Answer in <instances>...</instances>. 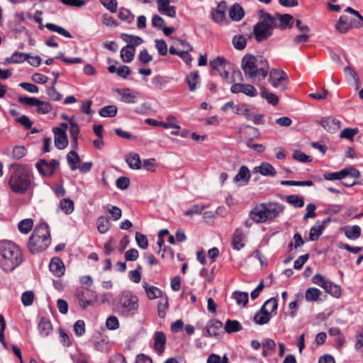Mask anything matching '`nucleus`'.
<instances>
[{"label": "nucleus", "mask_w": 363, "mask_h": 363, "mask_svg": "<svg viewBox=\"0 0 363 363\" xmlns=\"http://www.w3.org/2000/svg\"><path fill=\"white\" fill-rule=\"evenodd\" d=\"M241 67L246 77L259 81L266 78L269 69V63L265 58L249 54L243 57Z\"/></svg>", "instance_id": "f03ea898"}, {"label": "nucleus", "mask_w": 363, "mask_h": 363, "mask_svg": "<svg viewBox=\"0 0 363 363\" xmlns=\"http://www.w3.org/2000/svg\"><path fill=\"white\" fill-rule=\"evenodd\" d=\"M318 123L330 133H336L340 128V121L333 116L323 117Z\"/></svg>", "instance_id": "ddd939ff"}, {"label": "nucleus", "mask_w": 363, "mask_h": 363, "mask_svg": "<svg viewBox=\"0 0 363 363\" xmlns=\"http://www.w3.org/2000/svg\"><path fill=\"white\" fill-rule=\"evenodd\" d=\"M258 16L259 21L253 26L252 31V35L257 43L265 41L272 36L275 28L283 30L293 26V16L288 13H276L272 16L259 9Z\"/></svg>", "instance_id": "f257e3e1"}, {"label": "nucleus", "mask_w": 363, "mask_h": 363, "mask_svg": "<svg viewBox=\"0 0 363 363\" xmlns=\"http://www.w3.org/2000/svg\"><path fill=\"white\" fill-rule=\"evenodd\" d=\"M242 329L241 324L238 320H227L225 325V330L228 333L240 331Z\"/></svg>", "instance_id": "4c0bfd02"}, {"label": "nucleus", "mask_w": 363, "mask_h": 363, "mask_svg": "<svg viewBox=\"0 0 363 363\" xmlns=\"http://www.w3.org/2000/svg\"><path fill=\"white\" fill-rule=\"evenodd\" d=\"M19 103L31 106H37L40 103V99L34 97L21 96L18 98Z\"/></svg>", "instance_id": "bf43d9fd"}, {"label": "nucleus", "mask_w": 363, "mask_h": 363, "mask_svg": "<svg viewBox=\"0 0 363 363\" xmlns=\"http://www.w3.org/2000/svg\"><path fill=\"white\" fill-rule=\"evenodd\" d=\"M254 173L259 172L263 176H275L277 172L274 167L268 162H262L260 166L253 169Z\"/></svg>", "instance_id": "b1692460"}, {"label": "nucleus", "mask_w": 363, "mask_h": 363, "mask_svg": "<svg viewBox=\"0 0 363 363\" xmlns=\"http://www.w3.org/2000/svg\"><path fill=\"white\" fill-rule=\"evenodd\" d=\"M69 134L72 138H78L79 134V128L77 122L74 118H70L69 121Z\"/></svg>", "instance_id": "864d4df0"}, {"label": "nucleus", "mask_w": 363, "mask_h": 363, "mask_svg": "<svg viewBox=\"0 0 363 363\" xmlns=\"http://www.w3.org/2000/svg\"><path fill=\"white\" fill-rule=\"evenodd\" d=\"M37 112L40 114L48 113L52 110V106L50 103L40 100V103L37 106Z\"/></svg>", "instance_id": "052dcab7"}, {"label": "nucleus", "mask_w": 363, "mask_h": 363, "mask_svg": "<svg viewBox=\"0 0 363 363\" xmlns=\"http://www.w3.org/2000/svg\"><path fill=\"white\" fill-rule=\"evenodd\" d=\"M342 230L345 236L350 240H357L361 235V228L358 225L345 226Z\"/></svg>", "instance_id": "a878e982"}, {"label": "nucleus", "mask_w": 363, "mask_h": 363, "mask_svg": "<svg viewBox=\"0 0 363 363\" xmlns=\"http://www.w3.org/2000/svg\"><path fill=\"white\" fill-rule=\"evenodd\" d=\"M245 235L240 228H236L233 234L231 244L235 250H239L245 246Z\"/></svg>", "instance_id": "412c9836"}, {"label": "nucleus", "mask_w": 363, "mask_h": 363, "mask_svg": "<svg viewBox=\"0 0 363 363\" xmlns=\"http://www.w3.org/2000/svg\"><path fill=\"white\" fill-rule=\"evenodd\" d=\"M260 95L262 98L265 99L269 104L274 106L277 105L279 102V98L273 93L269 92L267 89L264 86L260 88Z\"/></svg>", "instance_id": "473e14b6"}, {"label": "nucleus", "mask_w": 363, "mask_h": 363, "mask_svg": "<svg viewBox=\"0 0 363 363\" xmlns=\"http://www.w3.org/2000/svg\"><path fill=\"white\" fill-rule=\"evenodd\" d=\"M138 307V297L130 292L123 293L118 299V309L123 316L135 315Z\"/></svg>", "instance_id": "423d86ee"}, {"label": "nucleus", "mask_w": 363, "mask_h": 363, "mask_svg": "<svg viewBox=\"0 0 363 363\" xmlns=\"http://www.w3.org/2000/svg\"><path fill=\"white\" fill-rule=\"evenodd\" d=\"M325 228L323 224H320V221L318 220L315 225L313 226L309 233V239L312 241L317 240L323 233Z\"/></svg>", "instance_id": "7c9ffc66"}, {"label": "nucleus", "mask_w": 363, "mask_h": 363, "mask_svg": "<svg viewBox=\"0 0 363 363\" xmlns=\"http://www.w3.org/2000/svg\"><path fill=\"white\" fill-rule=\"evenodd\" d=\"M232 298L235 300L238 305L245 306L248 303V293L235 291L232 294Z\"/></svg>", "instance_id": "e433bc0d"}, {"label": "nucleus", "mask_w": 363, "mask_h": 363, "mask_svg": "<svg viewBox=\"0 0 363 363\" xmlns=\"http://www.w3.org/2000/svg\"><path fill=\"white\" fill-rule=\"evenodd\" d=\"M292 157L294 160L303 163H308L312 161V159L309 155H307L306 154L298 150H296L293 152Z\"/></svg>", "instance_id": "09e8293b"}, {"label": "nucleus", "mask_w": 363, "mask_h": 363, "mask_svg": "<svg viewBox=\"0 0 363 363\" xmlns=\"http://www.w3.org/2000/svg\"><path fill=\"white\" fill-rule=\"evenodd\" d=\"M60 166V162L57 160L53 159L50 162H47L45 160H40L35 164V167L38 172L45 177H50L54 174L55 169Z\"/></svg>", "instance_id": "9d476101"}, {"label": "nucleus", "mask_w": 363, "mask_h": 363, "mask_svg": "<svg viewBox=\"0 0 363 363\" xmlns=\"http://www.w3.org/2000/svg\"><path fill=\"white\" fill-rule=\"evenodd\" d=\"M135 240L137 242L138 245L142 249H147L148 247V240L146 235L136 232L135 233Z\"/></svg>", "instance_id": "6e6d98bb"}, {"label": "nucleus", "mask_w": 363, "mask_h": 363, "mask_svg": "<svg viewBox=\"0 0 363 363\" xmlns=\"http://www.w3.org/2000/svg\"><path fill=\"white\" fill-rule=\"evenodd\" d=\"M155 47L158 51V53L164 56L167 53V45L166 42L164 40H155Z\"/></svg>", "instance_id": "680f3d73"}, {"label": "nucleus", "mask_w": 363, "mask_h": 363, "mask_svg": "<svg viewBox=\"0 0 363 363\" xmlns=\"http://www.w3.org/2000/svg\"><path fill=\"white\" fill-rule=\"evenodd\" d=\"M38 330L42 336H48L52 331V325L51 322L45 318H41L38 324Z\"/></svg>", "instance_id": "cd10ccee"}, {"label": "nucleus", "mask_w": 363, "mask_h": 363, "mask_svg": "<svg viewBox=\"0 0 363 363\" xmlns=\"http://www.w3.org/2000/svg\"><path fill=\"white\" fill-rule=\"evenodd\" d=\"M359 132V129L357 128H347L343 129L340 135L341 138H346L350 140H353L354 136L357 134Z\"/></svg>", "instance_id": "8fccbe9b"}, {"label": "nucleus", "mask_w": 363, "mask_h": 363, "mask_svg": "<svg viewBox=\"0 0 363 363\" xmlns=\"http://www.w3.org/2000/svg\"><path fill=\"white\" fill-rule=\"evenodd\" d=\"M277 307L278 303L276 298H271L268 299L255 314L253 317L254 321L258 325L268 323L272 315L277 314Z\"/></svg>", "instance_id": "0eeeda50"}, {"label": "nucleus", "mask_w": 363, "mask_h": 363, "mask_svg": "<svg viewBox=\"0 0 363 363\" xmlns=\"http://www.w3.org/2000/svg\"><path fill=\"white\" fill-rule=\"evenodd\" d=\"M91 294V291L88 289H82L77 291L76 296L82 308L85 309L91 304V301L89 300Z\"/></svg>", "instance_id": "6ab92c4d"}, {"label": "nucleus", "mask_w": 363, "mask_h": 363, "mask_svg": "<svg viewBox=\"0 0 363 363\" xmlns=\"http://www.w3.org/2000/svg\"><path fill=\"white\" fill-rule=\"evenodd\" d=\"M321 294V291L318 289L311 287L306 291L305 298L306 300L309 302L317 301L320 299Z\"/></svg>", "instance_id": "f704fd0d"}, {"label": "nucleus", "mask_w": 363, "mask_h": 363, "mask_svg": "<svg viewBox=\"0 0 363 363\" xmlns=\"http://www.w3.org/2000/svg\"><path fill=\"white\" fill-rule=\"evenodd\" d=\"M59 207L66 214H70L74 211V201L69 199H63L60 201Z\"/></svg>", "instance_id": "ea45409f"}, {"label": "nucleus", "mask_w": 363, "mask_h": 363, "mask_svg": "<svg viewBox=\"0 0 363 363\" xmlns=\"http://www.w3.org/2000/svg\"><path fill=\"white\" fill-rule=\"evenodd\" d=\"M227 9V4L225 1H220L216 9H213L211 13L213 20L216 23L222 22L225 17V12Z\"/></svg>", "instance_id": "a211bd4d"}, {"label": "nucleus", "mask_w": 363, "mask_h": 363, "mask_svg": "<svg viewBox=\"0 0 363 363\" xmlns=\"http://www.w3.org/2000/svg\"><path fill=\"white\" fill-rule=\"evenodd\" d=\"M362 26V23L359 21L351 18L347 16H342L340 17L335 28L341 33H345L351 28H359Z\"/></svg>", "instance_id": "f8f14e48"}, {"label": "nucleus", "mask_w": 363, "mask_h": 363, "mask_svg": "<svg viewBox=\"0 0 363 363\" xmlns=\"http://www.w3.org/2000/svg\"><path fill=\"white\" fill-rule=\"evenodd\" d=\"M118 108L114 105H109L101 108L99 114L102 117H113L117 114Z\"/></svg>", "instance_id": "49530a36"}, {"label": "nucleus", "mask_w": 363, "mask_h": 363, "mask_svg": "<svg viewBox=\"0 0 363 363\" xmlns=\"http://www.w3.org/2000/svg\"><path fill=\"white\" fill-rule=\"evenodd\" d=\"M199 73L197 72H192L186 77V82L188 84L189 90L191 91H195L196 84L199 82Z\"/></svg>", "instance_id": "79ce46f5"}, {"label": "nucleus", "mask_w": 363, "mask_h": 363, "mask_svg": "<svg viewBox=\"0 0 363 363\" xmlns=\"http://www.w3.org/2000/svg\"><path fill=\"white\" fill-rule=\"evenodd\" d=\"M74 330L77 336H82L85 333V323L82 320H78L74 325Z\"/></svg>", "instance_id": "338daca9"}, {"label": "nucleus", "mask_w": 363, "mask_h": 363, "mask_svg": "<svg viewBox=\"0 0 363 363\" xmlns=\"http://www.w3.org/2000/svg\"><path fill=\"white\" fill-rule=\"evenodd\" d=\"M0 255L2 257L1 264L5 272H11L23 262V255L20 247L9 240L0 242Z\"/></svg>", "instance_id": "7ed1b4c3"}, {"label": "nucleus", "mask_w": 363, "mask_h": 363, "mask_svg": "<svg viewBox=\"0 0 363 363\" xmlns=\"http://www.w3.org/2000/svg\"><path fill=\"white\" fill-rule=\"evenodd\" d=\"M143 288L150 299H155L159 297L162 294L160 289L153 286H149L146 282L143 284Z\"/></svg>", "instance_id": "a19ab883"}, {"label": "nucleus", "mask_w": 363, "mask_h": 363, "mask_svg": "<svg viewBox=\"0 0 363 363\" xmlns=\"http://www.w3.org/2000/svg\"><path fill=\"white\" fill-rule=\"evenodd\" d=\"M135 55V48L130 46H125L121 50V57L124 62H130L133 61Z\"/></svg>", "instance_id": "72a5a7b5"}, {"label": "nucleus", "mask_w": 363, "mask_h": 363, "mask_svg": "<svg viewBox=\"0 0 363 363\" xmlns=\"http://www.w3.org/2000/svg\"><path fill=\"white\" fill-rule=\"evenodd\" d=\"M166 344V336L160 331H157L154 334V347L159 353L162 354L164 351V345Z\"/></svg>", "instance_id": "4be33fe9"}, {"label": "nucleus", "mask_w": 363, "mask_h": 363, "mask_svg": "<svg viewBox=\"0 0 363 363\" xmlns=\"http://www.w3.org/2000/svg\"><path fill=\"white\" fill-rule=\"evenodd\" d=\"M34 293L33 291H26L22 294L21 301L23 306H29L33 303Z\"/></svg>", "instance_id": "603ef678"}, {"label": "nucleus", "mask_w": 363, "mask_h": 363, "mask_svg": "<svg viewBox=\"0 0 363 363\" xmlns=\"http://www.w3.org/2000/svg\"><path fill=\"white\" fill-rule=\"evenodd\" d=\"M209 64L212 69L211 74H215L216 72L219 71L220 69L223 68L224 66H226L227 62L224 57H217L213 60H211Z\"/></svg>", "instance_id": "c9c22d12"}, {"label": "nucleus", "mask_w": 363, "mask_h": 363, "mask_svg": "<svg viewBox=\"0 0 363 363\" xmlns=\"http://www.w3.org/2000/svg\"><path fill=\"white\" fill-rule=\"evenodd\" d=\"M264 208L267 221H271L277 218L284 210L285 207L277 202L262 203Z\"/></svg>", "instance_id": "9b49d317"}, {"label": "nucleus", "mask_w": 363, "mask_h": 363, "mask_svg": "<svg viewBox=\"0 0 363 363\" xmlns=\"http://www.w3.org/2000/svg\"><path fill=\"white\" fill-rule=\"evenodd\" d=\"M244 10L238 4H233L229 9V16L233 21H239L244 17Z\"/></svg>", "instance_id": "393cba45"}, {"label": "nucleus", "mask_w": 363, "mask_h": 363, "mask_svg": "<svg viewBox=\"0 0 363 363\" xmlns=\"http://www.w3.org/2000/svg\"><path fill=\"white\" fill-rule=\"evenodd\" d=\"M45 27L51 30V31H53V32H56L66 38H72V35H71V33L67 31V30H65V28H63L62 27H60L57 25H55V24H53V23H48L46 25H45Z\"/></svg>", "instance_id": "c03bdc74"}, {"label": "nucleus", "mask_w": 363, "mask_h": 363, "mask_svg": "<svg viewBox=\"0 0 363 363\" xmlns=\"http://www.w3.org/2000/svg\"><path fill=\"white\" fill-rule=\"evenodd\" d=\"M118 16L121 20L127 22L128 23H131L134 20V15L126 9H121Z\"/></svg>", "instance_id": "5fc2aeb1"}, {"label": "nucleus", "mask_w": 363, "mask_h": 363, "mask_svg": "<svg viewBox=\"0 0 363 363\" xmlns=\"http://www.w3.org/2000/svg\"><path fill=\"white\" fill-rule=\"evenodd\" d=\"M286 201L295 208H301L304 205L303 198L298 195H289Z\"/></svg>", "instance_id": "a18cd8bd"}, {"label": "nucleus", "mask_w": 363, "mask_h": 363, "mask_svg": "<svg viewBox=\"0 0 363 363\" xmlns=\"http://www.w3.org/2000/svg\"><path fill=\"white\" fill-rule=\"evenodd\" d=\"M50 271L57 277H60L65 273V266L62 261L58 257H54L50 263Z\"/></svg>", "instance_id": "aec40b11"}, {"label": "nucleus", "mask_w": 363, "mask_h": 363, "mask_svg": "<svg viewBox=\"0 0 363 363\" xmlns=\"http://www.w3.org/2000/svg\"><path fill=\"white\" fill-rule=\"evenodd\" d=\"M55 134V145L59 150L65 149L68 145V139L66 133L59 128H53Z\"/></svg>", "instance_id": "f3484780"}, {"label": "nucleus", "mask_w": 363, "mask_h": 363, "mask_svg": "<svg viewBox=\"0 0 363 363\" xmlns=\"http://www.w3.org/2000/svg\"><path fill=\"white\" fill-rule=\"evenodd\" d=\"M168 299L166 297L163 301L161 300L158 303L157 309H158V315L160 318H164L166 314V310L168 308Z\"/></svg>", "instance_id": "4d7b16f0"}, {"label": "nucleus", "mask_w": 363, "mask_h": 363, "mask_svg": "<svg viewBox=\"0 0 363 363\" xmlns=\"http://www.w3.org/2000/svg\"><path fill=\"white\" fill-rule=\"evenodd\" d=\"M121 38L125 42L128 43L127 46H130L133 48L143 43V39L139 36L122 33Z\"/></svg>", "instance_id": "2f4dec72"}, {"label": "nucleus", "mask_w": 363, "mask_h": 363, "mask_svg": "<svg viewBox=\"0 0 363 363\" xmlns=\"http://www.w3.org/2000/svg\"><path fill=\"white\" fill-rule=\"evenodd\" d=\"M126 162L131 169H139L141 168V161L139 155L137 153L130 154L127 157Z\"/></svg>", "instance_id": "58836bf2"}, {"label": "nucleus", "mask_w": 363, "mask_h": 363, "mask_svg": "<svg viewBox=\"0 0 363 363\" xmlns=\"http://www.w3.org/2000/svg\"><path fill=\"white\" fill-rule=\"evenodd\" d=\"M50 244V231L45 223L36 225L28 242V247L32 254L45 250Z\"/></svg>", "instance_id": "20e7f679"}, {"label": "nucleus", "mask_w": 363, "mask_h": 363, "mask_svg": "<svg viewBox=\"0 0 363 363\" xmlns=\"http://www.w3.org/2000/svg\"><path fill=\"white\" fill-rule=\"evenodd\" d=\"M106 325L109 330H116L119 327V322L117 317L112 315L106 319Z\"/></svg>", "instance_id": "774afa93"}, {"label": "nucleus", "mask_w": 363, "mask_h": 363, "mask_svg": "<svg viewBox=\"0 0 363 363\" xmlns=\"http://www.w3.org/2000/svg\"><path fill=\"white\" fill-rule=\"evenodd\" d=\"M67 160L72 170H75L79 168L81 159L75 150H71L68 152Z\"/></svg>", "instance_id": "c85d7f7f"}, {"label": "nucleus", "mask_w": 363, "mask_h": 363, "mask_svg": "<svg viewBox=\"0 0 363 363\" xmlns=\"http://www.w3.org/2000/svg\"><path fill=\"white\" fill-rule=\"evenodd\" d=\"M246 43L247 40L242 35H235L233 38V44L238 50H243L246 46Z\"/></svg>", "instance_id": "3c124183"}, {"label": "nucleus", "mask_w": 363, "mask_h": 363, "mask_svg": "<svg viewBox=\"0 0 363 363\" xmlns=\"http://www.w3.org/2000/svg\"><path fill=\"white\" fill-rule=\"evenodd\" d=\"M314 284L322 287L326 293L335 298H339L341 295V288L339 285L335 284L320 274H316L312 278Z\"/></svg>", "instance_id": "6e6552de"}, {"label": "nucleus", "mask_w": 363, "mask_h": 363, "mask_svg": "<svg viewBox=\"0 0 363 363\" xmlns=\"http://www.w3.org/2000/svg\"><path fill=\"white\" fill-rule=\"evenodd\" d=\"M287 79V74L283 70L272 69L269 72V82L273 87L279 89L281 91L286 89Z\"/></svg>", "instance_id": "1a4fd4ad"}, {"label": "nucleus", "mask_w": 363, "mask_h": 363, "mask_svg": "<svg viewBox=\"0 0 363 363\" xmlns=\"http://www.w3.org/2000/svg\"><path fill=\"white\" fill-rule=\"evenodd\" d=\"M117 93L121 96V101L127 104H134L137 101L139 96V93L137 91H133L130 89L126 88L117 89Z\"/></svg>", "instance_id": "2eb2a0df"}, {"label": "nucleus", "mask_w": 363, "mask_h": 363, "mask_svg": "<svg viewBox=\"0 0 363 363\" xmlns=\"http://www.w3.org/2000/svg\"><path fill=\"white\" fill-rule=\"evenodd\" d=\"M9 185L16 193L25 192L30 185L28 170L22 166H16L11 176Z\"/></svg>", "instance_id": "39448f33"}, {"label": "nucleus", "mask_w": 363, "mask_h": 363, "mask_svg": "<svg viewBox=\"0 0 363 363\" xmlns=\"http://www.w3.org/2000/svg\"><path fill=\"white\" fill-rule=\"evenodd\" d=\"M250 177L251 175L249 169L246 166L242 165L240 167L238 173L235 177L234 182L236 183L243 182L244 184H246L250 180Z\"/></svg>", "instance_id": "bb28decb"}, {"label": "nucleus", "mask_w": 363, "mask_h": 363, "mask_svg": "<svg viewBox=\"0 0 363 363\" xmlns=\"http://www.w3.org/2000/svg\"><path fill=\"white\" fill-rule=\"evenodd\" d=\"M107 211L111 215V218L113 220H118L122 216V211L121 208L117 206H110L108 205Z\"/></svg>", "instance_id": "0e129e2a"}, {"label": "nucleus", "mask_w": 363, "mask_h": 363, "mask_svg": "<svg viewBox=\"0 0 363 363\" xmlns=\"http://www.w3.org/2000/svg\"><path fill=\"white\" fill-rule=\"evenodd\" d=\"M223 326V323L220 320L213 319L208 322L206 325V332L208 336L216 337L219 334Z\"/></svg>", "instance_id": "5701e85b"}, {"label": "nucleus", "mask_w": 363, "mask_h": 363, "mask_svg": "<svg viewBox=\"0 0 363 363\" xmlns=\"http://www.w3.org/2000/svg\"><path fill=\"white\" fill-rule=\"evenodd\" d=\"M27 150L22 145H16L13 150V157L16 160H20L26 155Z\"/></svg>", "instance_id": "13d9d810"}, {"label": "nucleus", "mask_w": 363, "mask_h": 363, "mask_svg": "<svg viewBox=\"0 0 363 363\" xmlns=\"http://www.w3.org/2000/svg\"><path fill=\"white\" fill-rule=\"evenodd\" d=\"M97 229L100 233L104 234L108 231L111 224L109 219L105 216H99L96 220Z\"/></svg>", "instance_id": "c756f323"}, {"label": "nucleus", "mask_w": 363, "mask_h": 363, "mask_svg": "<svg viewBox=\"0 0 363 363\" xmlns=\"http://www.w3.org/2000/svg\"><path fill=\"white\" fill-rule=\"evenodd\" d=\"M230 91L233 94L243 93L245 95L251 97L256 96L257 94V89L252 85L245 84L241 83L234 84L231 86Z\"/></svg>", "instance_id": "4468645a"}, {"label": "nucleus", "mask_w": 363, "mask_h": 363, "mask_svg": "<svg viewBox=\"0 0 363 363\" xmlns=\"http://www.w3.org/2000/svg\"><path fill=\"white\" fill-rule=\"evenodd\" d=\"M250 218L257 223L267 222V217L262 203L256 206L250 213Z\"/></svg>", "instance_id": "dca6fc26"}, {"label": "nucleus", "mask_w": 363, "mask_h": 363, "mask_svg": "<svg viewBox=\"0 0 363 363\" xmlns=\"http://www.w3.org/2000/svg\"><path fill=\"white\" fill-rule=\"evenodd\" d=\"M101 4L111 13H116L117 10L116 0H101Z\"/></svg>", "instance_id": "69168bd1"}, {"label": "nucleus", "mask_w": 363, "mask_h": 363, "mask_svg": "<svg viewBox=\"0 0 363 363\" xmlns=\"http://www.w3.org/2000/svg\"><path fill=\"white\" fill-rule=\"evenodd\" d=\"M323 177L326 180H341L347 177V173L344 169H342L340 172L325 173Z\"/></svg>", "instance_id": "de8ad7c7"}, {"label": "nucleus", "mask_w": 363, "mask_h": 363, "mask_svg": "<svg viewBox=\"0 0 363 363\" xmlns=\"http://www.w3.org/2000/svg\"><path fill=\"white\" fill-rule=\"evenodd\" d=\"M33 227V220L31 218L23 219L18 223V230L21 233H28Z\"/></svg>", "instance_id": "37998d69"}, {"label": "nucleus", "mask_w": 363, "mask_h": 363, "mask_svg": "<svg viewBox=\"0 0 363 363\" xmlns=\"http://www.w3.org/2000/svg\"><path fill=\"white\" fill-rule=\"evenodd\" d=\"M316 206L314 203H309L306 206V213L304 214L303 219L306 220L308 218L316 217L315 213Z\"/></svg>", "instance_id": "e2e57ef3"}]
</instances>
